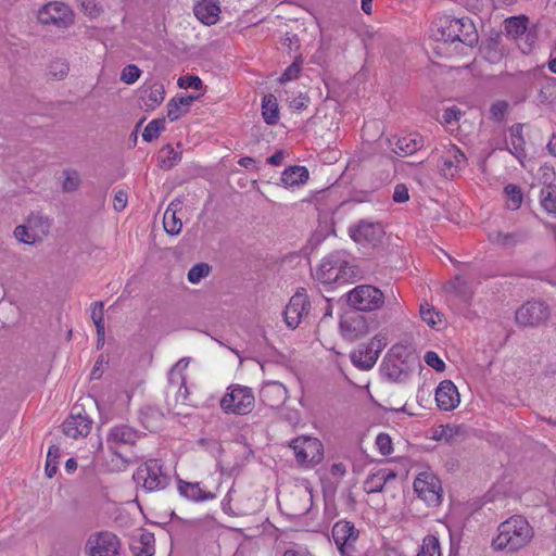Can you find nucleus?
I'll use <instances>...</instances> for the list:
<instances>
[{
    "instance_id": "nucleus-15",
    "label": "nucleus",
    "mask_w": 556,
    "mask_h": 556,
    "mask_svg": "<svg viewBox=\"0 0 556 556\" xmlns=\"http://www.w3.org/2000/svg\"><path fill=\"white\" fill-rule=\"evenodd\" d=\"M311 303L305 292L293 294L283 311L285 323L290 329H295L308 315Z\"/></svg>"
},
{
    "instance_id": "nucleus-55",
    "label": "nucleus",
    "mask_w": 556,
    "mask_h": 556,
    "mask_svg": "<svg viewBox=\"0 0 556 556\" xmlns=\"http://www.w3.org/2000/svg\"><path fill=\"white\" fill-rule=\"evenodd\" d=\"M104 303L102 301H97L91 306V319L96 326V328L104 327Z\"/></svg>"
},
{
    "instance_id": "nucleus-4",
    "label": "nucleus",
    "mask_w": 556,
    "mask_h": 556,
    "mask_svg": "<svg viewBox=\"0 0 556 556\" xmlns=\"http://www.w3.org/2000/svg\"><path fill=\"white\" fill-rule=\"evenodd\" d=\"M439 34L438 39L444 42L459 41L469 47L478 42V33L469 18H444Z\"/></svg>"
},
{
    "instance_id": "nucleus-40",
    "label": "nucleus",
    "mask_w": 556,
    "mask_h": 556,
    "mask_svg": "<svg viewBox=\"0 0 556 556\" xmlns=\"http://www.w3.org/2000/svg\"><path fill=\"white\" fill-rule=\"evenodd\" d=\"M541 204L548 213L556 214V186L547 185L541 190Z\"/></svg>"
},
{
    "instance_id": "nucleus-45",
    "label": "nucleus",
    "mask_w": 556,
    "mask_h": 556,
    "mask_svg": "<svg viewBox=\"0 0 556 556\" xmlns=\"http://www.w3.org/2000/svg\"><path fill=\"white\" fill-rule=\"evenodd\" d=\"M146 96V104L149 106H156L164 100V88L163 85L155 84L154 86L150 87L149 89L144 90Z\"/></svg>"
},
{
    "instance_id": "nucleus-50",
    "label": "nucleus",
    "mask_w": 556,
    "mask_h": 556,
    "mask_svg": "<svg viewBox=\"0 0 556 556\" xmlns=\"http://www.w3.org/2000/svg\"><path fill=\"white\" fill-rule=\"evenodd\" d=\"M15 238L26 244H33L38 241L37 233L30 231L29 225L26 226L20 225L14 229Z\"/></svg>"
},
{
    "instance_id": "nucleus-10",
    "label": "nucleus",
    "mask_w": 556,
    "mask_h": 556,
    "mask_svg": "<svg viewBox=\"0 0 556 556\" xmlns=\"http://www.w3.org/2000/svg\"><path fill=\"white\" fill-rule=\"evenodd\" d=\"M414 490L418 497L424 500L428 505L437 506L441 503L442 486L439 478L430 472H420L414 481Z\"/></svg>"
},
{
    "instance_id": "nucleus-31",
    "label": "nucleus",
    "mask_w": 556,
    "mask_h": 556,
    "mask_svg": "<svg viewBox=\"0 0 556 556\" xmlns=\"http://www.w3.org/2000/svg\"><path fill=\"white\" fill-rule=\"evenodd\" d=\"M154 542V534L142 530L138 542H134L130 547L136 556H153L155 553Z\"/></svg>"
},
{
    "instance_id": "nucleus-8",
    "label": "nucleus",
    "mask_w": 556,
    "mask_h": 556,
    "mask_svg": "<svg viewBox=\"0 0 556 556\" xmlns=\"http://www.w3.org/2000/svg\"><path fill=\"white\" fill-rule=\"evenodd\" d=\"M549 317V305L538 299L525 302L515 312V323L523 328H538L545 325Z\"/></svg>"
},
{
    "instance_id": "nucleus-46",
    "label": "nucleus",
    "mask_w": 556,
    "mask_h": 556,
    "mask_svg": "<svg viewBox=\"0 0 556 556\" xmlns=\"http://www.w3.org/2000/svg\"><path fill=\"white\" fill-rule=\"evenodd\" d=\"M465 434V428L463 426L446 425L441 427L439 439L444 440L447 443H453L457 437Z\"/></svg>"
},
{
    "instance_id": "nucleus-27",
    "label": "nucleus",
    "mask_w": 556,
    "mask_h": 556,
    "mask_svg": "<svg viewBox=\"0 0 556 556\" xmlns=\"http://www.w3.org/2000/svg\"><path fill=\"white\" fill-rule=\"evenodd\" d=\"M396 473L391 469H380L377 472L367 477L364 482V489L367 493L381 492L386 483L395 479Z\"/></svg>"
},
{
    "instance_id": "nucleus-7",
    "label": "nucleus",
    "mask_w": 556,
    "mask_h": 556,
    "mask_svg": "<svg viewBox=\"0 0 556 556\" xmlns=\"http://www.w3.org/2000/svg\"><path fill=\"white\" fill-rule=\"evenodd\" d=\"M134 480L144 490L153 492L164 490L169 483V476L163 471L160 459H149L134 473Z\"/></svg>"
},
{
    "instance_id": "nucleus-34",
    "label": "nucleus",
    "mask_w": 556,
    "mask_h": 556,
    "mask_svg": "<svg viewBox=\"0 0 556 556\" xmlns=\"http://www.w3.org/2000/svg\"><path fill=\"white\" fill-rule=\"evenodd\" d=\"M262 115L266 124L275 125L279 119V109L277 99L273 94H267L262 101Z\"/></svg>"
},
{
    "instance_id": "nucleus-26",
    "label": "nucleus",
    "mask_w": 556,
    "mask_h": 556,
    "mask_svg": "<svg viewBox=\"0 0 556 556\" xmlns=\"http://www.w3.org/2000/svg\"><path fill=\"white\" fill-rule=\"evenodd\" d=\"M489 241L503 249H513L519 243H522L527 239V235L521 231L516 232H503L492 231L488 235Z\"/></svg>"
},
{
    "instance_id": "nucleus-43",
    "label": "nucleus",
    "mask_w": 556,
    "mask_h": 556,
    "mask_svg": "<svg viewBox=\"0 0 556 556\" xmlns=\"http://www.w3.org/2000/svg\"><path fill=\"white\" fill-rule=\"evenodd\" d=\"M165 129V118L152 119L143 130L142 138L147 142H151L156 139L161 131Z\"/></svg>"
},
{
    "instance_id": "nucleus-64",
    "label": "nucleus",
    "mask_w": 556,
    "mask_h": 556,
    "mask_svg": "<svg viewBox=\"0 0 556 556\" xmlns=\"http://www.w3.org/2000/svg\"><path fill=\"white\" fill-rule=\"evenodd\" d=\"M387 346V338L382 334L375 336L369 345L368 349L377 352V356H379V353Z\"/></svg>"
},
{
    "instance_id": "nucleus-21",
    "label": "nucleus",
    "mask_w": 556,
    "mask_h": 556,
    "mask_svg": "<svg viewBox=\"0 0 556 556\" xmlns=\"http://www.w3.org/2000/svg\"><path fill=\"white\" fill-rule=\"evenodd\" d=\"M288 392L285 386L278 381L265 383L260 390V400L271 408L280 407L287 400Z\"/></svg>"
},
{
    "instance_id": "nucleus-28",
    "label": "nucleus",
    "mask_w": 556,
    "mask_h": 556,
    "mask_svg": "<svg viewBox=\"0 0 556 556\" xmlns=\"http://www.w3.org/2000/svg\"><path fill=\"white\" fill-rule=\"evenodd\" d=\"M422 146L421 139L418 135H408L396 138L393 147V152L400 156H406L418 151Z\"/></svg>"
},
{
    "instance_id": "nucleus-11",
    "label": "nucleus",
    "mask_w": 556,
    "mask_h": 556,
    "mask_svg": "<svg viewBox=\"0 0 556 556\" xmlns=\"http://www.w3.org/2000/svg\"><path fill=\"white\" fill-rule=\"evenodd\" d=\"M290 447L300 464H317L323 458V444L316 438H296L291 441Z\"/></svg>"
},
{
    "instance_id": "nucleus-3",
    "label": "nucleus",
    "mask_w": 556,
    "mask_h": 556,
    "mask_svg": "<svg viewBox=\"0 0 556 556\" xmlns=\"http://www.w3.org/2000/svg\"><path fill=\"white\" fill-rule=\"evenodd\" d=\"M410 356L405 346H392L381 364L382 376L392 382L407 380L412 374Z\"/></svg>"
},
{
    "instance_id": "nucleus-24",
    "label": "nucleus",
    "mask_w": 556,
    "mask_h": 556,
    "mask_svg": "<svg viewBox=\"0 0 556 556\" xmlns=\"http://www.w3.org/2000/svg\"><path fill=\"white\" fill-rule=\"evenodd\" d=\"M194 15L205 25H213L217 22L220 8L216 0H201L193 9Z\"/></svg>"
},
{
    "instance_id": "nucleus-42",
    "label": "nucleus",
    "mask_w": 556,
    "mask_h": 556,
    "mask_svg": "<svg viewBox=\"0 0 556 556\" xmlns=\"http://www.w3.org/2000/svg\"><path fill=\"white\" fill-rule=\"evenodd\" d=\"M416 556H441L440 543L437 536L427 535Z\"/></svg>"
},
{
    "instance_id": "nucleus-61",
    "label": "nucleus",
    "mask_w": 556,
    "mask_h": 556,
    "mask_svg": "<svg viewBox=\"0 0 556 556\" xmlns=\"http://www.w3.org/2000/svg\"><path fill=\"white\" fill-rule=\"evenodd\" d=\"M508 103L505 101H497L492 104L490 113L493 119L502 121L507 112Z\"/></svg>"
},
{
    "instance_id": "nucleus-47",
    "label": "nucleus",
    "mask_w": 556,
    "mask_h": 556,
    "mask_svg": "<svg viewBox=\"0 0 556 556\" xmlns=\"http://www.w3.org/2000/svg\"><path fill=\"white\" fill-rule=\"evenodd\" d=\"M538 100L541 104H551L556 100V83L547 81L541 87L538 93Z\"/></svg>"
},
{
    "instance_id": "nucleus-5",
    "label": "nucleus",
    "mask_w": 556,
    "mask_h": 556,
    "mask_svg": "<svg viewBox=\"0 0 556 556\" xmlns=\"http://www.w3.org/2000/svg\"><path fill=\"white\" fill-rule=\"evenodd\" d=\"M220 408L226 414L248 415L255 405L252 390L241 384H232L219 401Z\"/></svg>"
},
{
    "instance_id": "nucleus-13",
    "label": "nucleus",
    "mask_w": 556,
    "mask_h": 556,
    "mask_svg": "<svg viewBox=\"0 0 556 556\" xmlns=\"http://www.w3.org/2000/svg\"><path fill=\"white\" fill-rule=\"evenodd\" d=\"M467 164V157L464 152L455 144L444 147L438 169L445 178H453Z\"/></svg>"
},
{
    "instance_id": "nucleus-49",
    "label": "nucleus",
    "mask_w": 556,
    "mask_h": 556,
    "mask_svg": "<svg viewBox=\"0 0 556 556\" xmlns=\"http://www.w3.org/2000/svg\"><path fill=\"white\" fill-rule=\"evenodd\" d=\"M81 11L90 18H97L103 13V7L96 0H78Z\"/></svg>"
},
{
    "instance_id": "nucleus-23",
    "label": "nucleus",
    "mask_w": 556,
    "mask_h": 556,
    "mask_svg": "<svg viewBox=\"0 0 556 556\" xmlns=\"http://www.w3.org/2000/svg\"><path fill=\"white\" fill-rule=\"evenodd\" d=\"M243 494L230 489L225 498V506L236 516H247L255 510V505L250 501H243Z\"/></svg>"
},
{
    "instance_id": "nucleus-57",
    "label": "nucleus",
    "mask_w": 556,
    "mask_h": 556,
    "mask_svg": "<svg viewBox=\"0 0 556 556\" xmlns=\"http://www.w3.org/2000/svg\"><path fill=\"white\" fill-rule=\"evenodd\" d=\"M451 288L456 294L464 299H468L471 295V292L468 290L466 280L460 276L455 277L454 281L451 283Z\"/></svg>"
},
{
    "instance_id": "nucleus-14",
    "label": "nucleus",
    "mask_w": 556,
    "mask_h": 556,
    "mask_svg": "<svg viewBox=\"0 0 556 556\" xmlns=\"http://www.w3.org/2000/svg\"><path fill=\"white\" fill-rule=\"evenodd\" d=\"M350 236L358 244L377 247L382 242L384 230L379 223L361 220L350 228Z\"/></svg>"
},
{
    "instance_id": "nucleus-56",
    "label": "nucleus",
    "mask_w": 556,
    "mask_h": 556,
    "mask_svg": "<svg viewBox=\"0 0 556 556\" xmlns=\"http://www.w3.org/2000/svg\"><path fill=\"white\" fill-rule=\"evenodd\" d=\"M376 445L380 453L384 456L390 455L393 452L391 437L387 433H379L376 439Z\"/></svg>"
},
{
    "instance_id": "nucleus-25",
    "label": "nucleus",
    "mask_w": 556,
    "mask_h": 556,
    "mask_svg": "<svg viewBox=\"0 0 556 556\" xmlns=\"http://www.w3.org/2000/svg\"><path fill=\"white\" fill-rule=\"evenodd\" d=\"M139 439V432L127 425H118L110 429L108 434L109 444L132 445Z\"/></svg>"
},
{
    "instance_id": "nucleus-30",
    "label": "nucleus",
    "mask_w": 556,
    "mask_h": 556,
    "mask_svg": "<svg viewBox=\"0 0 556 556\" xmlns=\"http://www.w3.org/2000/svg\"><path fill=\"white\" fill-rule=\"evenodd\" d=\"M308 179V170L304 166H289L281 175V182L286 187L299 186Z\"/></svg>"
},
{
    "instance_id": "nucleus-17",
    "label": "nucleus",
    "mask_w": 556,
    "mask_h": 556,
    "mask_svg": "<svg viewBox=\"0 0 556 556\" xmlns=\"http://www.w3.org/2000/svg\"><path fill=\"white\" fill-rule=\"evenodd\" d=\"M86 547L91 556H115L118 554L119 540L111 532H100L88 539Z\"/></svg>"
},
{
    "instance_id": "nucleus-44",
    "label": "nucleus",
    "mask_w": 556,
    "mask_h": 556,
    "mask_svg": "<svg viewBox=\"0 0 556 556\" xmlns=\"http://www.w3.org/2000/svg\"><path fill=\"white\" fill-rule=\"evenodd\" d=\"M60 457V447L56 445H51L49 447L46 460V475L48 478H52L56 473Z\"/></svg>"
},
{
    "instance_id": "nucleus-16",
    "label": "nucleus",
    "mask_w": 556,
    "mask_h": 556,
    "mask_svg": "<svg viewBox=\"0 0 556 556\" xmlns=\"http://www.w3.org/2000/svg\"><path fill=\"white\" fill-rule=\"evenodd\" d=\"M357 538L358 531L350 521H338L332 528V539L342 556H351Z\"/></svg>"
},
{
    "instance_id": "nucleus-53",
    "label": "nucleus",
    "mask_w": 556,
    "mask_h": 556,
    "mask_svg": "<svg viewBox=\"0 0 556 556\" xmlns=\"http://www.w3.org/2000/svg\"><path fill=\"white\" fill-rule=\"evenodd\" d=\"M188 112L187 109L179 103L177 98H173L167 103V117L170 122L177 121L182 114Z\"/></svg>"
},
{
    "instance_id": "nucleus-52",
    "label": "nucleus",
    "mask_w": 556,
    "mask_h": 556,
    "mask_svg": "<svg viewBox=\"0 0 556 556\" xmlns=\"http://www.w3.org/2000/svg\"><path fill=\"white\" fill-rule=\"evenodd\" d=\"M301 68H302V60L299 56L294 60V62L290 66L287 67V70L283 72V74L279 78V81L281 84H285L287 81L296 79L301 73Z\"/></svg>"
},
{
    "instance_id": "nucleus-60",
    "label": "nucleus",
    "mask_w": 556,
    "mask_h": 556,
    "mask_svg": "<svg viewBox=\"0 0 556 556\" xmlns=\"http://www.w3.org/2000/svg\"><path fill=\"white\" fill-rule=\"evenodd\" d=\"M425 362L428 366L432 367L437 371L442 372L445 369L444 362L439 357V355L435 352H427L425 355Z\"/></svg>"
},
{
    "instance_id": "nucleus-22",
    "label": "nucleus",
    "mask_w": 556,
    "mask_h": 556,
    "mask_svg": "<svg viewBox=\"0 0 556 556\" xmlns=\"http://www.w3.org/2000/svg\"><path fill=\"white\" fill-rule=\"evenodd\" d=\"M435 401L443 410H452L459 404V393L451 380H443L435 391Z\"/></svg>"
},
{
    "instance_id": "nucleus-37",
    "label": "nucleus",
    "mask_w": 556,
    "mask_h": 556,
    "mask_svg": "<svg viewBox=\"0 0 556 556\" xmlns=\"http://www.w3.org/2000/svg\"><path fill=\"white\" fill-rule=\"evenodd\" d=\"M180 159L181 153L175 151L170 144H167L160 151L159 164L161 168L168 170L173 168Z\"/></svg>"
},
{
    "instance_id": "nucleus-19",
    "label": "nucleus",
    "mask_w": 556,
    "mask_h": 556,
    "mask_svg": "<svg viewBox=\"0 0 556 556\" xmlns=\"http://www.w3.org/2000/svg\"><path fill=\"white\" fill-rule=\"evenodd\" d=\"M340 329L345 339L354 341L365 337L369 332V323L365 316L354 312L346 314L342 318Z\"/></svg>"
},
{
    "instance_id": "nucleus-20",
    "label": "nucleus",
    "mask_w": 556,
    "mask_h": 556,
    "mask_svg": "<svg viewBox=\"0 0 556 556\" xmlns=\"http://www.w3.org/2000/svg\"><path fill=\"white\" fill-rule=\"evenodd\" d=\"M77 407L73 408L72 415L63 422V432L66 437L72 439L85 438L90 433L92 420L86 414L76 412Z\"/></svg>"
},
{
    "instance_id": "nucleus-2",
    "label": "nucleus",
    "mask_w": 556,
    "mask_h": 556,
    "mask_svg": "<svg viewBox=\"0 0 556 556\" xmlns=\"http://www.w3.org/2000/svg\"><path fill=\"white\" fill-rule=\"evenodd\" d=\"M353 277H356L355 267L350 265L342 252L326 256L315 271V278L321 283L345 282Z\"/></svg>"
},
{
    "instance_id": "nucleus-54",
    "label": "nucleus",
    "mask_w": 556,
    "mask_h": 556,
    "mask_svg": "<svg viewBox=\"0 0 556 556\" xmlns=\"http://www.w3.org/2000/svg\"><path fill=\"white\" fill-rule=\"evenodd\" d=\"M141 71L135 64H129L122 71L121 80L125 84H134L140 77Z\"/></svg>"
},
{
    "instance_id": "nucleus-63",
    "label": "nucleus",
    "mask_w": 556,
    "mask_h": 556,
    "mask_svg": "<svg viewBox=\"0 0 556 556\" xmlns=\"http://www.w3.org/2000/svg\"><path fill=\"white\" fill-rule=\"evenodd\" d=\"M109 361L105 359L103 355H100L90 372V378L93 380H98L103 375V367L104 365H108Z\"/></svg>"
},
{
    "instance_id": "nucleus-32",
    "label": "nucleus",
    "mask_w": 556,
    "mask_h": 556,
    "mask_svg": "<svg viewBox=\"0 0 556 556\" xmlns=\"http://www.w3.org/2000/svg\"><path fill=\"white\" fill-rule=\"evenodd\" d=\"M529 18L526 15L510 16L504 21L505 34L517 39L528 29Z\"/></svg>"
},
{
    "instance_id": "nucleus-35",
    "label": "nucleus",
    "mask_w": 556,
    "mask_h": 556,
    "mask_svg": "<svg viewBox=\"0 0 556 556\" xmlns=\"http://www.w3.org/2000/svg\"><path fill=\"white\" fill-rule=\"evenodd\" d=\"M175 203H170L164 213L163 225L168 235L176 236L181 231L182 223L177 217V208Z\"/></svg>"
},
{
    "instance_id": "nucleus-6",
    "label": "nucleus",
    "mask_w": 556,
    "mask_h": 556,
    "mask_svg": "<svg viewBox=\"0 0 556 556\" xmlns=\"http://www.w3.org/2000/svg\"><path fill=\"white\" fill-rule=\"evenodd\" d=\"M383 292L371 285H359L346 293L349 306L357 312H372L384 304Z\"/></svg>"
},
{
    "instance_id": "nucleus-38",
    "label": "nucleus",
    "mask_w": 556,
    "mask_h": 556,
    "mask_svg": "<svg viewBox=\"0 0 556 556\" xmlns=\"http://www.w3.org/2000/svg\"><path fill=\"white\" fill-rule=\"evenodd\" d=\"M27 224L29 225L30 231L37 233L39 240L48 235L51 227L50 220L40 214H31Z\"/></svg>"
},
{
    "instance_id": "nucleus-18",
    "label": "nucleus",
    "mask_w": 556,
    "mask_h": 556,
    "mask_svg": "<svg viewBox=\"0 0 556 556\" xmlns=\"http://www.w3.org/2000/svg\"><path fill=\"white\" fill-rule=\"evenodd\" d=\"M189 391L186 387V378L177 377L168 378V387L166 390V404L169 412L181 415L184 412L180 405H184L188 399Z\"/></svg>"
},
{
    "instance_id": "nucleus-51",
    "label": "nucleus",
    "mask_w": 556,
    "mask_h": 556,
    "mask_svg": "<svg viewBox=\"0 0 556 556\" xmlns=\"http://www.w3.org/2000/svg\"><path fill=\"white\" fill-rule=\"evenodd\" d=\"M419 313L421 319L431 327L435 326L439 321H441L440 314L435 312L434 307L428 303L420 305Z\"/></svg>"
},
{
    "instance_id": "nucleus-29",
    "label": "nucleus",
    "mask_w": 556,
    "mask_h": 556,
    "mask_svg": "<svg viewBox=\"0 0 556 556\" xmlns=\"http://www.w3.org/2000/svg\"><path fill=\"white\" fill-rule=\"evenodd\" d=\"M178 490L182 496L197 502L212 500L215 497L214 493L202 490L199 483L178 480Z\"/></svg>"
},
{
    "instance_id": "nucleus-58",
    "label": "nucleus",
    "mask_w": 556,
    "mask_h": 556,
    "mask_svg": "<svg viewBox=\"0 0 556 556\" xmlns=\"http://www.w3.org/2000/svg\"><path fill=\"white\" fill-rule=\"evenodd\" d=\"M178 86L180 88H192V89H201L203 86V83L199 76L195 75H187L181 76L178 79Z\"/></svg>"
},
{
    "instance_id": "nucleus-36",
    "label": "nucleus",
    "mask_w": 556,
    "mask_h": 556,
    "mask_svg": "<svg viewBox=\"0 0 556 556\" xmlns=\"http://www.w3.org/2000/svg\"><path fill=\"white\" fill-rule=\"evenodd\" d=\"M351 359L358 368L367 370L370 369L377 362V352H374L366 346L365 350H358L351 354Z\"/></svg>"
},
{
    "instance_id": "nucleus-48",
    "label": "nucleus",
    "mask_w": 556,
    "mask_h": 556,
    "mask_svg": "<svg viewBox=\"0 0 556 556\" xmlns=\"http://www.w3.org/2000/svg\"><path fill=\"white\" fill-rule=\"evenodd\" d=\"M211 271V266L206 263H198L192 266L188 271V280L191 283H198L203 278L207 277Z\"/></svg>"
},
{
    "instance_id": "nucleus-41",
    "label": "nucleus",
    "mask_w": 556,
    "mask_h": 556,
    "mask_svg": "<svg viewBox=\"0 0 556 556\" xmlns=\"http://www.w3.org/2000/svg\"><path fill=\"white\" fill-rule=\"evenodd\" d=\"M538 74V70H531L526 72L520 71L516 74H508V76L513 78L518 86L528 91L532 88Z\"/></svg>"
},
{
    "instance_id": "nucleus-33",
    "label": "nucleus",
    "mask_w": 556,
    "mask_h": 556,
    "mask_svg": "<svg viewBox=\"0 0 556 556\" xmlns=\"http://www.w3.org/2000/svg\"><path fill=\"white\" fill-rule=\"evenodd\" d=\"M523 126L522 124H515L509 128L510 135V144L511 149L509 150L517 159H521L526 156L525 146L526 140L522 135Z\"/></svg>"
},
{
    "instance_id": "nucleus-39",
    "label": "nucleus",
    "mask_w": 556,
    "mask_h": 556,
    "mask_svg": "<svg viewBox=\"0 0 556 556\" xmlns=\"http://www.w3.org/2000/svg\"><path fill=\"white\" fill-rule=\"evenodd\" d=\"M504 193L507 198L508 208L515 211L521 206L523 195L519 186L509 184L504 188Z\"/></svg>"
},
{
    "instance_id": "nucleus-59",
    "label": "nucleus",
    "mask_w": 556,
    "mask_h": 556,
    "mask_svg": "<svg viewBox=\"0 0 556 556\" xmlns=\"http://www.w3.org/2000/svg\"><path fill=\"white\" fill-rule=\"evenodd\" d=\"M68 73V65L62 60L53 61L50 64V74L54 77L62 79L64 78Z\"/></svg>"
},
{
    "instance_id": "nucleus-1",
    "label": "nucleus",
    "mask_w": 556,
    "mask_h": 556,
    "mask_svg": "<svg viewBox=\"0 0 556 556\" xmlns=\"http://www.w3.org/2000/svg\"><path fill=\"white\" fill-rule=\"evenodd\" d=\"M533 530L527 519L513 516L498 526V534L493 540L495 549L516 552L529 544Z\"/></svg>"
},
{
    "instance_id": "nucleus-62",
    "label": "nucleus",
    "mask_w": 556,
    "mask_h": 556,
    "mask_svg": "<svg viewBox=\"0 0 556 556\" xmlns=\"http://www.w3.org/2000/svg\"><path fill=\"white\" fill-rule=\"evenodd\" d=\"M190 363V358L188 357H184L181 359H179L174 366L173 368L170 369L169 374H168V378H175L177 379V377H185L182 375V370L186 369L188 367Z\"/></svg>"
},
{
    "instance_id": "nucleus-9",
    "label": "nucleus",
    "mask_w": 556,
    "mask_h": 556,
    "mask_svg": "<svg viewBox=\"0 0 556 556\" xmlns=\"http://www.w3.org/2000/svg\"><path fill=\"white\" fill-rule=\"evenodd\" d=\"M38 20L45 25H54L59 28H66L74 22V13L68 5L54 1L45 4L38 11Z\"/></svg>"
},
{
    "instance_id": "nucleus-12",
    "label": "nucleus",
    "mask_w": 556,
    "mask_h": 556,
    "mask_svg": "<svg viewBox=\"0 0 556 556\" xmlns=\"http://www.w3.org/2000/svg\"><path fill=\"white\" fill-rule=\"evenodd\" d=\"M286 514L291 517H301L307 514L313 506V495L309 489L295 486L283 497Z\"/></svg>"
}]
</instances>
